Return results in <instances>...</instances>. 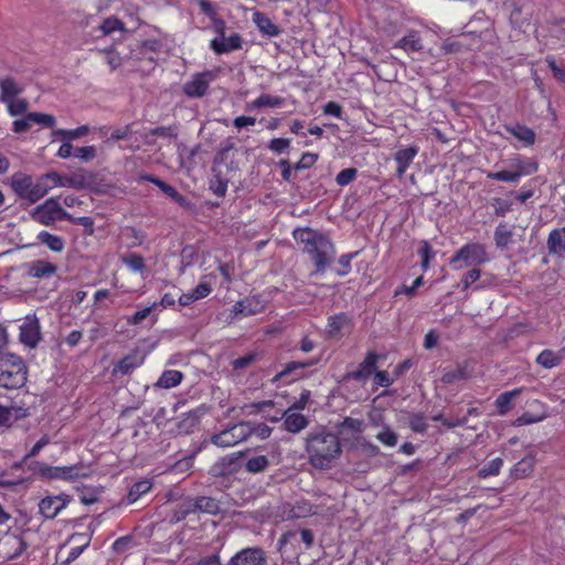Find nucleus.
<instances>
[{"label":"nucleus","mask_w":565,"mask_h":565,"mask_svg":"<svg viewBox=\"0 0 565 565\" xmlns=\"http://www.w3.org/2000/svg\"><path fill=\"white\" fill-rule=\"evenodd\" d=\"M3 545L10 546V551L7 552L8 559L20 557L28 548V543L21 535H11L6 540Z\"/></svg>","instance_id":"nucleus-33"},{"label":"nucleus","mask_w":565,"mask_h":565,"mask_svg":"<svg viewBox=\"0 0 565 565\" xmlns=\"http://www.w3.org/2000/svg\"><path fill=\"white\" fill-rule=\"evenodd\" d=\"M60 180L56 172L44 173L34 179L29 173L18 171L10 177L8 184L19 201L31 205L43 199Z\"/></svg>","instance_id":"nucleus-3"},{"label":"nucleus","mask_w":565,"mask_h":565,"mask_svg":"<svg viewBox=\"0 0 565 565\" xmlns=\"http://www.w3.org/2000/svg\"><path fill=\"white\" fill-rule=\"evenodd\" d=\"M512 231L508 226L507 223H500L494 231V242L497 247L504 248L507 247L512 239Z\"/></svg>","instance_id":"nucleus-44"},{"label":"nucleus","mask_w":565,"mask_h":565,"mask_svg":"<svg viewBox=\"0 0 565 565\" xmlns=\"http://www.w3.org/2000/svg\"><path fill=\"white\" fill-rule=\"evenodd\" d=\"M502 466H503L502 458L497 457V458L488 461L486 465H483L482 468L479 470L478 475L480 478L498 476L500 473Z\"/></svg>","instance_id":"nucleus-47"},{"label":"nucleus","mask_w":565,"mask_h":565,"mask_svg":"<svg viewBox=\"0 0 565 565\" xmlns=\"http://www.w3.org/2000/svg\"><path fill=\"white\" fill-rule=\"evenodd\" d=\"M376 438L387 447H394L397 444L396 433L391 430L388 427H384L381 431H379Z\"/></svg>","instance_id":"nucleus-54"},{"label":"nucleus","mask_w":565,"mask_h":565,"mask_svg":"<svg viewBox=\"0 0 565 565\" xmlns=\"http://www.w3.org/2000/svg\"><path fill=\"white\" fill-rule=\"evenodd\" d=\"M490 260L487 248L483 244L470 242L462 245L450 258L449 264L455 269L461 268L457 266L458 263H463L465 266H481Z\"/></svg>","instance_id":"nucleus-8"},{"label":"nucleus","mask_w":565,"mask_h":565,"mask_svg":"<svg viewBox=\"0 0 565 565\" xmlns=\"http://www.w3.org/2000/svg\"><path fill=\"white\" fill-rule=\"evenodd\" d=\"M379 358L380 355L376 352L369 351L364 360L359 364V367L354 371L348 372L345 379L365 382L371 375L375 373Z\"/></svg>","instance_id":"nucleus-13"},{"label":"nucleus","mask_w":565,"mask_h":565,"mask_svg":"<svg viewBox=\"0 0 565 565\" xmlns=\"http://www.w3.org/2000/svg\"><path fill=\"white\" fill-rule=\"evenodd\" d=\"M36 239L40 244L45 245L50 250L54 253H61L65 248L64 238L47 231L39 232Z\"/></svg>","instance_id":"nucleus-31"},{"label":"nucleus","mask_w":565,"mask_h":565,"mask_svg":"<svg viewBox=\"0 0 565 565\" xmlns=\"http://www.w3.org/2000/svg\"><path fill=\"white\" fill-rule=\"evenodd\" d=\"M317 363H318L317 359H308L306 361H291V362H288L285 365L284 370L280 371L279 373H277L274 376L273 382H278V381L282 380L284 377H286L287 375L294 373L297 370L310 367V366H313Z\"/></svg>","instance_id":"nucleus-38"},{"label":"nucleus","mask_w":565,"mask_h":565,"mask_svg":"<svg viewBox=\"0 0 565 565\" xmlns=\"http://www.w3.org/2000/svg\"><path fill=\"white\" fill-rule=\"evenodd\" d=\"M191 292L195 300H200L207 297L212 292V286L210 282L201 280Z\"/></svg>","instance_id":"nucleus-64"},{"label":"nucleus","mask_w":565,"mask_h":565,"mask_svg":"<svg viewBox=\"0 0 565 565\" xmlns=\"http://www.w3.org/2000/svg\"><path fill=\"white\" fill-rule=\"evenodd\" d=\"M220 512L218 501L211 497H198L190 501L185 508L184 513H205L216 515Z\"/></svg>","instance_id":"nucleus-16"},{"label":"nucleus","mask_w":565,"mask_h":565,"mask_svg":"<svg viewBox=\"0 0 565 565\" xmlns=\"http://www.w3.org/2000/svg\"><path fill=\"white\" fill-rule=\"evenodd\" d=\"M158 307L157 302H153L149 307H145L138 311H136L131 317L128 318V322L130 324H139L142 320L149 317L151 311Z\"/></svg>","instance_id":"nucleus-58"},{"label":"nucleus","mask_w":565,"mask_h":565,"mask_svg":"<svg viewBox=\"0 0 565 565\" xmlns=\"http://www.w3.org/2000/svg\"><path fill=\"white\" fill-rule=\"evenodd\" d=\"M510 170L501 171H489L487 172V179L516 183L522 177L534 174L539 170V163L532 159L522 154H513L510 159Z\"/></svg>","instance_id":"nucleus-7"},{"label":"nucleus","mask_w":565,"mask_h":565,"mask_svg":"<svg viewBox=\"0 0 565 565\" xmlns=\"http://www.w3.org/2000/svg\"><path fill=\"white\" fill-rule=\"evenodd\" d=\"M4 104L7 105L8 113L11 116H18V115L24 114L29 106V104L25 99H18V100L11 99L10 102H7Z\"/></svg>","instance_id":"nucleus-55"},{"label":"nucleus","mask_w":565,"mask_h":565,"mask_svg":"<svg viewBox=\"0 0 565 565\" xmlns=\"http://www.w3.org/2000/svg\"><path fill=\"white\" fill-rule=\"evenodd\" d=\"M358 170L355 168H347L341 170L337 177L335 181L339 185L345 186L353 182L356 178Z\"/></svg>","instance_id":"nucleus-53"},{"label":"nucleus","mask_w":565,"mask_h":565,"mask_svg":"<svg viewBox=\"0 0 565 565\" xmlns=\"http://www.w3.org/2000/svg\"><path fill=\"white\" fill-rule=\"evenodd\" d=\"M250 436L255 435L260 439H266L271 434V428L265 423L249 422Z\"/></svg>","instance_id":"nucleus-57"},{"label":"nucleus","mask_w":565,"mask_h":565,"mask_svg":"<svg viewBox=\"0 0 565 565\" xmlns=\"http://www.w3.org/2000/svg\"><path fill=\"white\" fill-rule=\"evenodd\" d=\"M250 437L249 422H239L211 437L217 447H233Z\"/></svg>","instance_id":"nucleus-9"},{"label":"nucleus","mask_w":565,"mask_h":565,"mask_svg":"<svg viewBox=\"0 0 565 565\" xmlns=\"http://www.w3.org/2000/svg\"><path fill=\"white\" fill-rule=\"evenodd\" d=\"M19 339L29 348H35L39 344L41 332L36 319L28 320L20 326Z\"/></svg>","instance_id":"nucleus-18"},{"label":"nucleus","mask_w":565,"mask_h":565,"mask_svg":"<svg viewBox=\"0 0 565 565\" xmlns=\"http://www.w3.org/2000/svg\"><path fill=\"white\" fill-rule=\"evenodd\" d=\"M72 501V497L65 493L47 495L39 503L40 514L49 520L54 519Z\"/></svg>","instance_id":"nucleus-12"},{"label":"nucleus","mask_w":565,"mask_h":565,"mask_svg":"<svg viewBox=\"0 0 565 565\" xmlns=\"http://www.w3.org/2000/svg\"><path fill=\"white\" fill-rule=\"evenodd\" d=\"M89 132V127L86 125L79 126L75 129H55L52 131V139H61L63 141H72L86 136Z\"/></svg>","instance_id":"nucleus-34"},{"label":"nucleus","mask_w":565,"mask_h":565,"mask_svg":"<svg viewBox=\"0 0 565 565\" xmlns=\"http://www.w3.org/2000/svg\"><path fill=\"white\" fill-rule=\"evenodd\" d=\"M394 49H401L406 53L419 52L423 49L419 32L416 30H409L394 44Z\"/></svg>","instance_id":"nucleus-23"},{"label":"nucleus","mask_w":565,"mask_h":565,"mask_svg":"<svg viewBox=\"0 0 565 565\" xmlns=\"http://www.w3.org/2000/svg\"><path fill=\"white\" fill-rule=\"evenodd\" d=\"M122 264L135 274H145L147 270L146 262L142 255L138 253H128L121 256Z\"/></svg>","instance_id":"nucleus-36"},{"label":"nucleus","mask_w":565,"mask_h":565,"mask_svg":"<svg viewBox=\"0 0 565 565\" xmlns=\"http://www.w3.org/2000/svg\"><path fill=\"white\" fill-rule=\"evenodd\" d=\"M424 285V277L419 276L417 277L411 286H402L395 291V295H399L404 292L407 297L412 298L415 296L416 290Z\"/></svg>","instance_id":"nucleus-62"},{"label":"nucleus","mask_w":565,"mask_h":565,"mask_svg":"<svg viewBox=\"0 0 565 565\" xmlns=\"http://www.w3.org/2000/svg\"><path fill=\"white\" fill-rule=\"evenodd\" d=\"M475 361L466 359L458 362L454 369H445L440 382L445 385H451L457 382L467 381L472 377L475 371Z\"/></svg>","instance_id":"nucleus-11"},{"label":"nucleus","mask_w":565,"mask_h":565,"mask_svg":"<svg viewBox=\"0 0 565 565\" xmlns=\"http://www.w3.org/2000/svg\"><path fill=\"white\" fill-rule=\"evenodd\" d=\"M26 380L28 367L21 356L8 353L0 358V387L18 390L24 386Z\"/></svg>","instance_id":"nucleus-4"},{"label":"nucleus","mask_w":565,"mask_h":565,"mask_svg":"<svg viewBox=\"0 0 565 565\" xmlns=\"http://www.w3.org/2000/svg\"><path fill=\"white\" fill-rule=\"evenodd\" d=\"M145 354L140 350L135 349L122 359H120L113 367V375H127L135 369L141 366L145 363Z\"/></svg>","instance_id":"nucleus-15"},{"label":"nucleus","mask_w":565,"mask_h":565,"mask_svg":"<svg viewBox=\"0 0 565 565\" xmlns=\"http://www.w3.org/2000/svg\"><path fill=\"white\" fill-rule=\"evenodd\" d=\"M285 104V98L277 95L262 94L256 99L249 102L246 106V110L253 111L256 109L270 107L277 108Z\"/></svg>","instance_id":"nucleus-26"},{"label":"nucleus","mask_w":565,"mask_h":565,"mask_svg":"<svg viewBox=\"0 0 565 565\" xmlns=\"http://www.w3.org/2000/svg\"><path fill=\"white\" fill-rule=\"evenodd\" d=\"M535 362L544 369H553L562 363V354L550 349L543 350Z\"/></svg>","instance_id":"nucleus-40"},{"label":"nucleus","mask_w":565,"mask_h":565,"mask_svg":"<svg viewBox=\"0 0 565 565\" xmlns=\"http://www.w3.org/2000/svg\"><path fill=\"white\" fill-rule=\"evenodd\" d=\"M504 129L508 134L516 138L523 147H532L536 140L535 131L523 124L507 125Z\"/></svg>","instance_id":"nucleus-21"},{"label":"nucleus","mask_w":565,"mask_h":565,"mask_svg":"<svg viewBox=\"0 0 565 565\" xmlns=\"http://www.w3.org/2000/svg\"><path fill=\"white\" fill-rule=\"evenodd\" d=\"M545 417H546V414L544 412L541 414H532V413L525 412L521 416L515 418L513 420L512 425L514 427L531 425V424H535V423L543 420Z\"/></svg>","instance_id":"nucleus-48"},{"label":"nucleus","mask_w":565,"mask_h":565,"mask_svg":"<svg viewBox=\"0 0 565 565\" xmlns=\"http://www.w3.org/2000/svg\"><path fill=\"white\" fill-rule=\"evenodd\" d=\"M183 379H184V375L181 371L166 370L162 372V374L156 382L154 386L160 387V388L170 390V388L178 386L182 382Z\"/></svg>","instance_id":"nucleus-32"},{"label":"nucleus","mask_w":565,"mask_h":565,"mask_svg":"<svg viewBox=\"0 0 565 565\" xmlns=\"http://www.w3.org/2000/svg\"><path fill=\"white\" fill-rule=\"evenodd\" d=\"M349 321L345 313L334 315L328 318V328L331 334H337L341 331L343 326Z\"/></svg>","instance_id":"nucleus-51"},{"label":"nucleus","mask_w":565,"mask_h":565,"mask_svg":"<svg viewBox=\"0 0 565 565\" xmlns=\"http://www.w3.org/2000/svg\"><path fill=\"white\" fill-rule=\"evenodd\" d=\"M29 119H31L32 122L43 125L47 128H53L56 124V119L53 115L44 113H29Z\"/></svg>","instance_id":"nucleus-52"},{"label":"nucleus","mask_w":565,"mask_h":565,"mask_svg":"<svg viewBox=\"0 0 565 565\" xmlns=\"http://www.w3.org/2000/svg\"><path fill=\"white\" fill-rule=\"evenodd\" d=\"M242 36L238 33H233L228 38L222 36V39H212L210 41V47L216 54H225L242 49Z\"/></svg>","instance_id":"nucleus-19"},{"label":"nucleus","mask_w":565,"mask_h":565,"mask_svg":"<svg viewBox=\"0 0 565 565\" xmlns=\"http://www.w3.org/2000/svg\"><path fill=\"white\" fill-rule=\"evenodd\" d=\"M127 247L134 248L141 246L146 241V233L135 226H126L121 232Z\"/></svg>","instance_id":"nucleus-35"},{"label":"nucleus","mask_w":565,"mask_h":565,"mask_svg":"<svg viewBox=\"0 0 565 565\" xmlns=\"http://www.w3.org/2000/svg\"><path fill=\"white\" fill-rule=\"evenodd\" d=\"M535 463V456L531 454L524 456L511 468L510 477L514 479H523L530 477L534 471Z\"/></svg>","instance_id":"nucleus-25"},{"label":"nucleus","mask_w":565,"mask_h":565,"mask_svg":"<svg viewBox=\"0 0 565 565\" xmlns=\"http://www.w3.org/2000/svg\"><path fill=\"white\" fill-rule=\"evenodd\" d=\"M50 444V437L47 435L42 436L29 450V452L22 459V462H25L29 458L35 457L40 454V451Z\"/></svg>","instance_id":"nucleus-61"},{"label":"nucleus","mask_w":565,"mask_h":565,"mask_svg":"<svg viewBox=\"0 0 565 565\" xmlns=\"http://www.w3.org/2000/svg\"><path fill=\"white\" fill-rule=\"evenodd\" d=\"M481 277V270L478 268H472L465 273L461 277L462 290H467L473 282L479 280Z\"/></svg>","instance_id":"nucleus-60"},{"label":"nucleus","mask_w":565,"mask_h":565,"mask_svg":"<svg viewBox=\"0 0 565 565\" xmlns=\"http://www.w3.org/2000/svg\"><path fill=\"white\" fill-rule=\"evenodd\" d=\"M267 558L260 547H246L237 552L228 565H266Z\"/></svg>","instance_id":"nucleus-14"},{"label":"nucleus","mask_w":565,"mask_h":565,"mask_svg":"<svg viewBox=\"0 0 565 565\" xmlns=\"http://www.w3.org/2000/svg\"><path fill=\"white\" fill-rule=\"evenodd\" d=\"M74 157L89 161L96 157V148L94 146H84L75 149Z\"/></svg>","instance_id":"nucleus-63"},{"label":"nucleus","mask_w":565,"mask_h":565,"mask_svg":"<svg viewBox=\"0 0 565 565\" xmlns=\"http://www.w3.org/2000/svg\"><path fill=\"white\" fill-rule=\"evenodd\" d=\"M408 427L414 433L424 434L428 429L426 417L422 413H412L408 416Z\"/></svg>","instance_id":"nucleus-46"},{"label":"nucleus","mask_w":565,"mask_h":565,"mask_svg":"<svg viewBox=\"0 0 565 565\" xmlns=\"http://www.w3.org/2000/svg\"><path fill=\"white\" fill-rule=\"evenodd\" d=\"M358 255V253H348L339 257V267L335 269V274L340 277L347 276L351 271V262Z\"/></svg>","instance_id":"nucleus-49"},{"label":"nucleus","mask_w":565,"mask_h":565,"mask_svg":"<svg viewBox=\"0 0 565 565\" xmlns=\"http://www.w3.org/2000/svg\"><path fill=\"white\" fill-rule=\"evenodd\" d=\"M282 418L285 429L292 434L299 433L308 426V419L300 413H291L288 409L284 413Z\"/></svg>","instance_id":"nucleus-28"},{"label":"nucleus","mask_w":565,"mask_h":565,"mask_svg":"<svg viewBox=\"0 0 565 565\" xmlns=\"http://www.w3.org/2000/svg\"><path fill=\"white\" fill-rule=\"evenodd\" d=\"M523 392L522 387L500 394L494 402V406L499 415L504 416L512 409V401Z\"/></svg>","instance_id":"nucleus-29"},{"label":"nucleus","mask_w":565,"mask_h":565,"mask_svg":"<svg viewBox=\"0 0 565 565\" xmlns=\"http://www.w3.org/2000/svg\"><path fill=\"white\" fill-rule=\"evenodd\" d=\"M23 90V86L12 77H4L0 81V100L2 103L15 99Z\"/></svg>","instance_id":"nucleus-24"},{"label":"nucleus","mask_w":565,"mask_h":565,"mask_svg":"<svg viewBox=\"0 0 565 565\" xmlns=\"http://www.w3.org/2000/svg\"><path fill=\"white\" fill-rule=\"evenodd\" d=\"M308 462L316 469L328 470L342 454L340 438L326 428L310 433L306 438Z\"/></svg>","instance_id":"nucleus-2"},{"label":"nucleus","mask_w":565,"mask_h":565,"mask_svg":"<svg viewBox=\"0 0 565 565\" xmlns=\"http://www.w3.org/2000/svg\"><path fill=\"white\" fill-rule=\"evenodd\" d=\"M546 244L548 252L553 255L565 253V227L552 230Z\"/></svg>","instance_id":"nucleus-30"},{"label":"nucleus","mask_w":565,"mask_h":565,"mask_svg":"<svg viewBox=\"0 0 565 565\" xmlns=\"http://www.w3.org/2000/svg\"><path fill=\"white\" fill-rule=\"evenodd\" d=\"M141 179L145 180V181H148V182H150L152 184H154L156 186H158L172 201H174L177 199V196L179 195V192L177 191L175 188H173L172 185H170L169 183L164 182L163 180H161L158 177H154L152 174H143V175H141Z\"/></svg>","instance_id":"nucleus-43"},{"label":"nucleus","mask_w":565,"mask_h":565,"mask_svg":"<svg viewBox=\"0 0 565 565\" xmlns=\"http://www.w3.org/2000/svg\"><path fill=\"white\" fill-rule=\"evenodd\" d=\"M418 256L420 257V268L424 273H426L430 268V262L435 259L436 252L428 241H420V247L417 250Z\"/></svg>","instance_id":"nucleus-41"},{"label":"nucleus","mask_w":565,"mask_h":565,"mask_svg":"<svg viewBox=\"0 0 565 565\" xmlns=\"http://www.w3.org/2000/svg\"><path fill=\"white\" fill-rule=\"evenodd\" d=\"M253 21L263 34L268 36H278L281 33L280 28L263 12L256 11L253 14Z\"/></svg>","instance_id":"nucleus-27"},{"label":"nucleus","mask_w":565,"mask_h":565,"mask_svg":"<svg viewBox=\"0 0 565 565\" xmlns=\"http://www.w3.org/2000/svg\"><path fill=\"white\" fill-rule=\"evenodd\" d=\"M292 237L302 253L312 260L316 273H323L335 256V246L322 232L309 226L297 227L292 231Z\"/></svg>","instance_id":"nucleus-1"},{"label":"nucleus","mask_w":565,"mask_h":565,"mask_svg":"<svg viewBox=\"0 0 565 565\" xmlns=\"http://www.w3.org/2000/svg\"><path fill=\"white\" fill-rule=\"evenodd\" d=\"M34 217L40 224L46 226L60 220L89 228H93L94 225V221L89 216H72L54 198H50L43 204L38 205L34 210Z\"/></svg>","instance_id":"nucleus-5"},{"label":"nucleus","mask_w":565,"mask_h":565,"mask_svg":"<svg viewBox=\"0 0 565 565\" xmlns=\"http://www.w3.org/2000/svg\"><path fill=\"white\" fill-rule=\"evenodd\" d=\"M141 179L145 180V181H148V182H150L152 184H154L156 186H158L172 201H174L177 199V196L179 195V192L177 191L175 188H173L172 185H170L169 183L164 182L163 180H161L158 177H154L152 174H143V175H141Z\"/></svg>","instance_id":"nucleus-42"},{"label":"nucleus","mask_w":565,"mask_h":565,"mask_svg":"<svg viewBox=\"0 0 565 565\" xmlns=\"http://www.w3.org/2000/svg\"><path fill=\"white\" fill-rule=\"evenodd\" d=\"M418 153L417 146H408L406 148H401L394 154V160L397 164L396 175L397 178H403L411 163L415 159Z\"/></svg>","instance_id":"nucleus-20"},{"label":"nucleus","mask_w":565,"mask_h":565,"mask_svg":"<svg viewBox=\"0 0 565 565\" xmlns=\"http://www.w3.org/2000/svg\"><path fill=\"white\" fill-rule=\"evenodd\" d=\"M269 466V460L264 455H258L249 458L246 463L245 468L250 473H259L265 471Z\"/></svg>","instance_id":"nucleus-45"},{"label":"nucleus","mask_w":565,"mask_h":565,"mask_svg":"<svg viewBox=\"0 0 565 565\" xmlns=\"http://www.w3.org/2000/svg\"><path fill=\"white\" fill-rule=\"evenodd\" d=\"M152 489V482L148 479L136 481L129 489L127 494V503L131 504L138 501L143 494Z\"/></svg>","instance_id":"nucleus-37"},{"label":"nucleus","mask_w":565,"mask_h":565,"mask_svg":"<svg viewBox=\"0 0 565 565\" xmlns=\"http://www.w3.org/2000/svg\"><path fill=\"white\" fill-rule=\"evenodd\" d=\"M215 78V71L207 70L201 73H195L192 78L184 84L183 92L191 98L203 97L207 93L211 82Z\"/></svg>","instance_id":"nucleus-10"},{"label":"nucleus","mask_w":565,"mask_h":565,"mask_svg":"<svg viewBox=\"0 0 565 565\" xmlns=\"http://www.w3.org/2000/svg\"><path fill=\"white\" fill-rule=\"evenodd\" d=\"M71 541H76V540H79V541H83L81 545H77V546H74L71 548V551L68 552V555L65 559V563L66 564H71L73 563L74 561H76L81 554L89 546L90 544V539L86 536V534L84 533H74L72 534V536L70 537Z\"/></svg>","instance_id":"nucleus-39"},{"label":"nucleus","mask_w":565,"mask_h":565,"mask_svg":"<svg viewBox=\"0 0 565 565\" xmlns=\"http://www.w3.org/2000/svg\"><path fill=\"white\" fill-rule=\"evenodd\" d=\"M290 146V140L287 138H274L268 143V149L274 153H284Z\"/></svg>","instance_id":"nucleus-59"},{"label":"nucleus","mask_w":565,"mask_h":565,"mask_svg":"<svg viewBox=\"0 0 565 565\" xmlns=\"http://www.w3.org/2000/svg\"><path fill=\"white\" fill-rule=\"evenodd\" d=\"M57 273V266L44 259H36L28 265V275L32 278H50Z\"/></svg>","instance_id":"nucleus-22"},{"label":"nucleus","mask_w":565,"mask_h":565,"mask_svg":"<svg viewBox=\"0 0 565 565\" xmlns=\"http://www.w3.org/2000/svg\"><path fill=\"white\" fill-rule=\"evenodd\" d=\"M29 469L42 480H64L75 481L88 477V472L83 465L71 466H50L41 461H32Z\"/></svg>","instance_id":"nucleus-6"},{"label":"nucleus","mask_w":565,"mask_h":565,"mask_svg":"<svg viewBox=\"0 0 565 565\" xmlns=\"http://www.w3.org/2000/svg\"><path fill=\"white\" fill-rule=\"evenodd\" d=\"M257 360L256 353H247L243 356H238L231 362L233 370H244Z\"/></svg>","instance_id":"nucleus-56"},{"label":"nucleus","mask_w":565,"mask_h":565,"mask_svg":"<svg viewBox=\"0 0 565 565\" xmlns=\"http://www.w3.org/2000/svg\"><path fill=\"white\" fill-rule=\"evenodd\" d=\"M104 35H109L115 31L124 30V23L116 17L106 18L99 26Z\"/></svg>","instance_id":"nucleus-50"},{"label":"nucleus","mask_w":565,"mask_h":565,"mask_svg":"<svg viewBox=\"0 0 565 565\" xmlns=\"http://www.w3.org/2000/svg\"><path fill=\"white\" fill-rule=\"evenodd\" d=\"M265 309V302L259 296H252L241 299L233 306V312L235 316H254L262 312Z\"/></svg>","instance_id":"nucleus-17"}]
</instances>
